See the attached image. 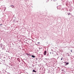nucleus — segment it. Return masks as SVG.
Returning a JSON list of instances; mask_svg holds the SVG:
<instances>
[{
	"label": "nucleus",
	"instance_id": "8",
	"mask_svg": "<svg viewBox=\"0 0 74 74\" xmlns=\"http://www.w3.org/2000/svg\"><path fill=\"white\" fill-rule=\"evenodd\" d=\"M63 59V58H61V60H62Z\"/></svg>",
	"mask_w": 74,
	"mask_h": 74
},
{
	"label": "nucleus",
	"instance_id": "10",
	"mask_svg": "<svg viewBox=\"0 0 74 74\" xmlns=\"http://www.w3.org/2000/svg\"><path fill=\"white\" fill-rule=\"evenodd\" d=\"M1 25V24L0 25Z\"/></svg>",
	"mask_w": 74,
	"mask_h": 74
},
{
	"label": "nucleus",
	"instance_id": "6",
	"mask_svg": "<svg viewBox=\"0 0 74 74\" xmlns=\"http://www.w3.org/2000/svg\"><path fill=\"white\" fill-rule=\"evenodd\" d=\"M49 1V0H47L46 1V2H47V3Z\"/></svg>",
	"mask_w": 74,
	"mask_h": 74
},
{
	"label": "nucleus",
	"instance_id": "4",
	"mask_svg": "<svg viewBox=\"0 0 74 74\" xmlns=\"http://www.w3.org/2000/svg\"><path fill=\"white\" fill-rule=\"evenodd\" d=\"M10 6V7L11 6L12 7V8H13V7H14V5H11V6Z\"/></svg>",
	"mask_w": 74,
	"mask_h": 74
},
{
	"label": "nucleus",
	"instance_id": "12",
	"mask_svg": "<svg viewBox=\"0 0 74 74\" xmlns=\"http://www.w3.org/2000/svg\"><path fill=\"white\" fill-rule=\"evenodd\" d=\"M30 55V56H31V55Z\"/></svg>",
	"mask_w": 74,
	"mask_h": 74
},
{
	"label": "nucleus",
	"instance_id": "3",
	"mask_svg": "<svg viewBox=\"0 0 74 74\" xmlns=\"http://www.w3.org/2000/svg\"><path fill=\"white\" fill-rule=\"evenodd\" d=\"M33 72H35V73H36V72H37V71H36L34 69V70H33Z\"/></svg>",
	"mask_w": 74,
	"mask_h": 74
},
{
	"label": "nucleus",
	"instance_id": "7",
	"mask_svg": "<svg viewBox=\"0 0 74 74\" xmlns=\"http://www.w3.org/2000/svg\"><path fill=\"white\" fill-rule=\"evenodd\" d=\"M70 13H68V15H70Z\"/></svg>",
	"mask_w": 74,
	"mask_h": 74
},
{
	"label": "nucleus",
	"instance_id": "5",
	"mask_svg": "<svg viewBox=\"0 0 74 74\" xmlns=\"http://www.w3.org/2000/svg\"><path fill=\"white\" fill-rule=\"evenodd\" d=\"M66 65L68 64H69V63L68 62L66 63Z\"/></svg>",
	"mask_w": 74,
	"mask_h": 74
},
{
	"label": "nucleus",
	"instance_id": "1",
	"mask_svg": "<svg viewBox=\"0 0 74 74\" xmlns=\"http://www.w3.org/2000/svg\"><path fill=\"white\" fill-rule=\"evenodd\" d=\"M47 53V51H45L44 53V55H46Z\"/></svg>",
	"mask_w": 74,
	"mask_h": 74
},
{
	"label": "nucleus",
	"instance_id": "9",
	"mask_svg": "<svg viewBox=\"0 0 74 74\" xmlns=\"http://www.w3.org/2000/svg\"><path fill=\"white\" fill-rule=\"evenodd\" d=\"M37 43L38 44H40V42H38Z\"/></svg>",
	"mask_w": 74,
	"mask_h": 74
},
{
	"label": "nucleus",
	"instance_id": "2",
	"mask_svg": "<svg viewBox=\"0 0 74 74\" xmlns=\"http://www.w3.org/2000/svg\"><path fill=\"white\" fill-rule=\"evenodd\" d=\"M32 57L34 58H35V56H34L32 55Z\"/></svg>",
	"mask_w": 74,
	"mask_h": 74
},
{
	"label": "nucleus",
	"instance_id": "11",
	"mask_svg": "<svg viewBox=\"0 0 74 74\" xmlns=\"http://www.w3.org/2000/svg\"><path fill=\"white\" fill-rule=\"evenodd\" d=\"M71 52H72V50H71Z\"/></svg>",
	"mask_w": 74,
	"mask_h": 74
}]
</instances>
